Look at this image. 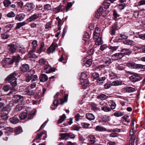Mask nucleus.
<instances>
[{
	"mask_svg": "<svg viewBox=\"0 0 145 145\" xmlns=\"http://www.w3.org/2000/svg\"><path fill=\"white\" fill-rule=\"evenodd\" d=\"M18 73V71H16L10 74L6 78V81H8L9 82L11 83V84L13 87H15L17 85V78L16 76H17Z\"/></svg>",
	"mask_w": 145,
	"mask_h": 145,
	"instance_id": "nucleus-1",
	"label": "nucleus"
},
{
	"mask_svg": "<svg viewBox=\"0 0 145 145\" xmlns=\"http://www.w3.org/2000/svg\"><path fill=\"white\" fill-rule=\"evenodd\" d=\"M129 73L133 75L129 77L130 80L132 82H136L142 79L141 77L138 74L131 72H129Z\"/></svg>",
	"mask_w": 145,
	"mask_h": 145,
	"instance_id": "nucleus-2",
	"label": "nucleus"
},
{
	"mask_svg": "<svg viewBox=\"0 0 145 145\" xmlns=\"http://www.w3.org/2000/svg\"><path fill=\"white\" fill-rule=\"evenodd\" d=\"M14 61V58H5L3 59L2 61L3 66L4 67L5 65H11L13 63Z\"/></svg>",
	"mask_w": 145,
	"mask_h": 145,
	"instance_id": "nucleus-3",
	"label": "nucleus"
},
{
	"mask_svg": "<svg viewBox=\"0 0 145 145\" xmlns=\"http://www.w3.org/2000/svg\"><path fill=\"white\" fill-rule=\"evenodd\" d=\"M58 47L57 44L53 43L50 47L47 50V52L48 54H50L51 53L54 52L57 48Z\"/></svg>",
	"mask_w": 145,
	"mask_h": 145,
	"instance_id": "nucleus-4",
	"label": "nucleus"
},
{
	"mask_svg": "<svg viewBox=\"0 0 145 145\" xmlns=\"http://www.w3.org/2000/svg\"><path fill=\"white\" fill-rule=\"evenodd\" d=\"M14 98L15 101V103L16 102L21 103L23 101L24 99L23 96L18 95H14Z\"/></svg>",
	"mask_w": 145,
	"mask_h": 145,
	"instance_id": "nucleus-5",
	"label": "nucleus"
},
{
	"mask_svg": "<svg viewBox=\"0 0 145 145\" xmlns=\"http://www.w3.org/2000/svg\"><path fill=\"white\" fill-rule=\"evenodd\" d=\"M123 56L122 54L117 53L113 55L112 56V58L114 60H119Z\"/></svg>",
	"mask_w": 145,
	"mask_h": 145,
	"instance_id": "nucleus-6",
	"label": "nucleus"
},
{
	"mask_svg": "<svg viewBox=\"0 0 145 145\" xmlns=\"http://www.w3.org/2000/svg\"><path fill=\"white\" fill-rule=\"evenodd\" d=\"M120 28V27H118L117 24L115 23L114 25L110 29V33L111 35H114L115 34L116 30Z\"/></svg>",
	"mask_w": 145,
	"mask_h": 145,
	"instance_id": "nucleus-7",
	"label": "nucleus"
},
{
	"mask_svg": "<svg viewBox=\"0 0 145 145\" xmlns=\"http://www.w3.org/2000/svg\"><path fill=\"white\" fill-rule=\"evenodd\" d=\"M29 69V67L27 64H24L20 67V70L23 72H25L27 71Z\"/></svg>",
	"mask_w": 145,
	"mask_h": 145,
	"instance_id": "nucleus-8",
	"label": "nucleus"
},
{
	"mask_svg": "<svg viewBox=\"0 0 145 145\" xmlns=\"http://www.w3.org/2000/svg\"><path fill=\"white\" fill-rule=\"evenodd\" d=\"M39 16V14H35L28 18L27 21L28 22L34 21L38 18Z\"/></svg>",
	"mask_w": 145,
	"mask_h": 145,
	"instance_id": "nucleus-9",
	"label": "nucleus"
},
{
	"mask_svg": "<svg viewBox=\"0 0 145 145\" xmlns=\"http://www.w3.org/2000/svg\"><path fill=\"white\" fill-rule=\"evenodd\" d=\"M115 0H105L103 2L102 6L103 7L105 8H109L110 3L108 1H109L111 3H113Z\"/></svg>",
	"mask_w": 145,
	"mask_h": 145,
	"instance_id": "nucleus-10",
	"label": "nucleus"
},
{
	"mask_svg": "<svg viewBox=\"0 0 145 145\" xmlns=\"http://www.w3.org/2000/svg\"><path fill=\"white\" fill-rule=\"evenodd\" d=\"M104 14L103 7H101L97 10V12L96 13L95 16L96 18H99L100 16Z\"/></svg>",
	"mask_w": 145,
	"mask_h": 145,
	"instance_id": "nucleus-11",
	"label": "nucleus"
},
{
	"mask_svg": "<svg viewBox=\"0 0 145 145\" xmlns=\"http://www.w3.org/2000/svg\"><path fill=\"white\" fill-rule=\"evenodd\" d=\"M8 47H9L8 52L10 53H13L15 52L16 48L14 45L10 44L8 46Z\"/></svg>",
	"mask_w": 145,
	"mask_h": 145,
	"instance_id": "nucleus-12",
	"label": "nucleus"
},
{
	"mask_svg": "<svg viewBox=\"0 0 145 145\" xmlns=\"http://www.w3.org/2000/svg\"><path fill=\"white\" fill-rule=\"evenodd\" d=\"M25 17V15L24 14L21 13L17 14L15 18V20H17L18 21H22Z\"/></svg>",
	"mask_w": 145,
	"mask_h": 145,
	"instance_id": "nucleus-13",
	"label": "nucleus"
},
{
	"mask_svg": "<svg viewBox=\"0 0 145 145\" xmlns=\"http://www.w3.org/2000/svg\"><path fill=\"white\" fill-rule=\"evenodd\" d=\"M39 79L40 82H44L48 80V78L46 74H42L40 75Z\"/></svg>",
	"mask_w": 145,
	"mask_h": 145,
	"instance_id": "nucleus-14",
	"label": "nucleus"
},
{
	"mask_svg": "<svg viewBox=\"0 0 145 145\" xmlns=\"http://www.w3.org/2000/svg\"><path fill=\"white\" fill-rule=\"evenodd\" d=\"M23 93L24 95L31 96L34 94V92L33 90H31L28 88H26L24 89Z\"/></svg>",
	"mask_w": 145,
	"mask_h": 145,
	"instance_id": "nucleus-15",
	"label": "nucleus"
},
{
	"mask_svg": "<svg viewBox=\"0 0 145 145\" xmlns=\"http://www.w3.org/2000/svg\"><path fill=\"white\" fill-rule=\"evenodd\" d=\"M132 53V51L130 49L123 48L121 50V54H125L128 55H129Z\"/></svg>",
	"mask_w": 145,
	"mask_h": 145,
	"instance_id": "nucleus-16",
	"label": "nucleus"
},
{
	"mask_svg": "<svg viewBox=\"0 0 145 145\" xmlns=\"http://www.w3.org/2000/svg\"><path fill=\"white\" fill-rule=\"evenodd\" d=\"M127 65L128 67L131 69H137L138 68V64L134 63H128Z\"/></svg>",
	"mask_w": 145,
	"mask_h": 145,
	"instance_id": "nucleus-17",
	"label": "nucleus"
},
{
	"mask_svg": "<svg viewBox=\"0 0 145 145\" xmlns=\"http://www.w3.org/2000/svg\"><path fill=\"white\" fill-rule=\"evenodd\" d=\"M8 112L7 111L5 112H4L2 113L1 115V118L3 120H5L8 118Z\"/></svg>",
	"mask_w": 145,
	"mask_h": 145,
	"instance_id": "nucleus-18",
	"label": "nucleus"
},
{
	"mask_svg": "<svg viewBox=\"0 0 145 145\" xmlns=\"http://www.w3.org/2000/svg\"><path fill=\"white\" fill-rule=\"evenodd\" d=\"M10 121L11 123L14 124H16L19 122V120L16 116H15L10 118Z\"/></svg>",
	"mask_w": 145,
	"mask_h": 145,
	"instance_id": "nucleus-19",
	"label": "nucleus"
},
{
	"mask_svg": "<svg viewBox=\"0 0 145 145\" xmlns=\"http://www.w3.org/2000/svg\"><path fill=\"white\" fill-rule=\"evenodd\" d=\"M31 46H32V51H35L36 48L38 46L37 41L36 40H33L31 42Z\"/></svg>",
	"mask_w": 145,
	"mask_h": 145,
	"instance_id": "nucleus-20",
	"label": "nucleus"
},
{
	"mask_svg": "<svg viewBox=\"0 0 145 145\" xmlns=\"http://www.w3.org/2000/svg\"><path fill=\"white\" fill-rule=\"evenodd\" d=\"M124 89L127 92L129 93H131L135 91V88L131 87H126Z\"/></svg>",
	"mask_w": 145,
	"mask_h": 145,
	"instance_id": "nucleus-21",
	"label": "nucleus"
},
{
	"mask_svg": "<svg viewBox=\"0 0 145 145\" xmlns=\"http://www.w3.org/2000/svg\"><path fill=\"white\" fill-rule=\"evenodd\" d=\"M26 6L27 7V11L29 12L31 11L35 7V6L31 3H27L26 4Z\"/></svg>",
	"mask_w": 145,
	"mask_h": 145,
	"instance_id": "nucleus-22",
	"label": "nucleus"
},
{
	"mask_svg": "<svg viewBox=\"0 0 145 145\" xmlns=\"http://www.w3.org/2000/svg\"><path fill=\"white\" fill-rule=\"evenodd\" d=\"M109 105L110 106L112 110L114 109L116 107V104L115 102L113 100H110L108 102Z\"/></svg>",
	"mask_w": 145,
	"mask_h": 145,
	"instance_id": "nucleus-23",
	"label": "nucleus"
},
{
	"mask_svg": "<svg viewBox=\"0 0 145 145\" xmlns=\"http://www.w3.org/2000/svg\"><path fill=\"white\" fill-rule=\"evenodd\" d=\"M68 94H66L65 95L64 99H60V104L61 105H63L64 103H66L68 100Z\"/></svg>",
	"mask_w": 145,
	"mask_h": 145,
	"instance_id": "nucleus-24",
	"label": "nucleus"
},
{
	"mask_svg": "<svg viewBox=\"0 0 145 145\" xmlns=\"http://www.w3.org/2000/svg\"><path fill=\"white\" fill-rule=\"evenodd\" d=\"M86 116V118L90 121L93 120L95 119L94 116L91 113H87Z\"/></svg>",
	"mask_w": 145,
	"mask_h": 145,
	"instance_id": "nucleus-25",
	"label": "nucleus"
},
{
	"mask_svg": "<svg viewBox=\"0 0 145 145\" xmlns=\"http://www.w3.org/2000/svg\"><path fill=\"white\" fill-rule=\"evenodd\" d=\"M19 52L22 54H25L27 52V48L23 46H21L19 48Z\"/></svg>",
	"mask_w": 145,
	"mask_h": 145,
	"instance_id": "nucleus-26",
	"label": "nucleus"
},
{
	"mask_svg": "<svg viewBox=\"0 0 145 145\" xmlns=\"http://www.w3.org/2000/svg\"><path fill=\"white\" fill-rule=\"evenodd\" d=\"M95 130L99 131H106L107 130L104 127L101 125L97 126L95 128Z\"/></svg>",
	"mask_w": 145,
	"mask_h": 145,
	"instance_id": "nucleus-27",
	"label": "nucleus"
},
{
	"mask_svg": "<svg viewBox=\"0 0 145 145\" xmlns=\"http://www.w3.org/2000/svg\"><path fill=\"white\" fill-rule=\"evenodd\" d=\"M59 135L61 139L62 140H68L69 138L68 133H61Z\"/></svg>",
	"mask_w": 145,
	"mask_h": 145,
	"instance_id": "nucleus-28",
	"label": "nucleus"
},
{
	"mask_svg": "<svg viewBox=\"0 0 145 145\" xmlns=\"http://www.w3.org/2000/svg\"><path fill=\"white\" fill-rule=\"evenodd\" d=\"M35 51H32V50H31L29 53L28 56L29 58H31L35 59L37 56L34 54V52Z\"/></svg>",
	"mask_w": 145,
	"mask_h": 145,
	"instance_id": "nucleus-29",
	"label": "nucleus"
},
{
	"mask_svg": "<svg viewBox=\"0 0 145 145\" xmlns=\"http://www.w3.org/2000/svg\"><path fill=\"white\" fill-rule=\"evenodd\" d=\"M64 8L65 7L64 6L60 5L58 7L55 8L54 10L57 13L59 12L62 11Z\"/></svg>",
	"mask_w": 145,
	"mask_h": 145,
	"instance_id": "nucleus-30",
	"label": "nucleus"
},
{
	"mask_svg": "<svg viewBox=\"0 0 145 145\" xmlns=\"http://www.w3.org/2000/svg\"><path fill=\"white\" fill-rule=\"evenodd\" d=\"M123 44L126 45H133L134 44V42L132 40H125L123 42Z\"/></svg>",
	"mask_w": 145,
	"mask_h": 145,
	"instance_id": "nucleus-31",
	"label": "nucleus"
},
{
	"mask_svg": "<svg viewBox=\"0 0 145 145\" xmlns=\"http://www.w3.org/2000/svg\"><path fill=\"white\" fill-rule=\"evenodd\" d=\"M1 38L3 39H7L10 37L9 35L8 34L7 32L1 34Z\"/></svg>",
	"mask_w": 145,
	"mask_h": 145,
	"instance_id": "nucleus-32",
	"label": "nucleus"
},
{
	"mask_svg": "<svg viewBox=\"0 0 145 145\" xmlns=\"http://www.w3.org/2000/svg\"><path fill=\"white\" fill-rule=\"evenodd\" d=\"M82 84L84 89H85L89 86V82L87 80H85L83 82H82Z\"/></svg>",
	"mask_w": 145,
	"mask_h": 145,
	"instance_id": "nucleus-33",
	"label": "nucleus"
},
{
	"mask_svg": "<svg viewBox=\"0 0 145 145\" xmlns=\"http://www.w3.org/2000/svg\"><path fill=\"white\" fill-rule=\"evenodd\" d=\"M108 97L105 94H101L97 96V98L101 100H104L108 98Z\"/></svg>",
	"mask_w": 145,
	"mask_h": 145,
	"instance_id": "nucleus-34",
	"label": "nucleus"
},
{
	"mask_svg": "<svg viewBox=\"0 0 145 145\" xmlns=\"http://www.w3.org/2000/svg\"><path fill=\"white\" fill-rule=\"evenodd\" d=\"M25 24V22L18 23L16 24V26L15 27L16 29H17L20 28L22 26L24 25Z\"/></svg>",
	"mask_w": 145,
	"mask_h": 145,
	"instance_id": "nucleus-35",
	"label": "nucleus"
},
{
	"mask_svg": "<svg viewBox=\"0 0 145 145\" xmlns=\"http://www.w3.org/2000/svg\"><path fill=\"white\" fill-rule=\"evenodd\" d=\"M101 110L105 112H108L110 111L112 109L108 106V105L104 107H101Z\"/></svg>",
	"mask_w": 145,
	"mask_h": 145,
	"instance_id": "nucleus-36",
	"label": "nucleus"
},
{
	"mask_svg": "<svg viewBox=\"0 0 145 145\" xmlns=\"http://www.w3.org/2000/svg\"><path fill=\"white\" fill-rule=\"evenodd\" d=\"M66 117L65 115V114H63V115L60 117V118L58 120L57 122L58 123H60L63 122L66 118Z\"/></svg>",
	"mask_w": 145,
	"mask_h": 145,
	"instance_id": "nucleus-37",
	"label": "nucleus"
},
{
	"mask_svg": "<svg viewBox=\"0 0 145 145\" xmlns=\"http://www.w3.org/2000/svg\"><path fill=\"white\" fill-rule=\"evenodd\" d=\"M31 82H34L37 83L39 81L38 77L37 75H34L31 76Z\"/></svg>",
	"mask_w": 145,
	"mask_h": 145,
	"instance_id": "nucleus-38",
	"label": "nucleus"
},
{
	"mask_svg": "<svg viewBox=\"0 0 145 145\" xmlns=\"http://www.w3.org/2000/svg\"><path fill=\"white\" fill-rule=\"evenodd\" d=\"M51 69V67L49 65L46 64L44 66V70L46 71L45 72L46 73H48V71H50Z\"/></svg>",
	"mask_w": 145,
	"mask_h": 145,
	"instance_id": "nucleus-39",
	"label": "nucleus"
},
{
	"mask_svg": "<svg viewBox=\"0 0 145 145\" xmlns=\"http://www.w3.org/2000/svg\"><path fill=\"white\" fill-rule=\"evenodd\" d=\"M27 114L26 112H23L20 114L19 115V117L21 120L24 119L27 117Z\"/></svg>",
	"mask_w": 145,
	"mask_h": 145,
	"instance_id": "nucleus-40",
	"label": "nucleus"
},
{
	"mask_svg": "<svg viewBox=\"0 0 145 145\" xmlns=\"http://www.w3.org/2000/svg\"><path fill=\"white\" fill-rule=\"evenodd\" d=\"M111 84L112 86H117L121 85L122 82L120 81L117 80L113 81Z\"/></svg>",
	"mask_w": 145,
	"mask_h": 145,
	"instance_id": "nucleus-41",
	"label": "nucleus"
},
{
	"mask_svg": "<svg viewBox=\"0 0 145 145\" xmlns=\"http://www.w3.org/2000/svg\"><path fill=\"white\" fill-rule=\"evenodd\" d=\"M92 60L91 59H89L86 61L84 63V64L87 67H88L91 65L92 64Z\"/></svg>",
	"mask_w": 145,
	"mask_h": 145,
	"instance_id": "nucleus-42",
	"label": "nucleus"
},
{
	"mask_svg": "<svg viewBox=\"0 0 145 145\" xmlns=\"http://www.w3.org/2000/svg\"><path fill=\"white\" fill-rule=\"evenodd\" d=\"M88 140L91 144H94L95 142V138L93 135H91L88 138Z\"/></svg>",
	"mask_w": 145,
	"mask_h": 145,
	"instance_id": "nucleus-43",
	"label": "nucleus"
},
{
	"mask_svg": "<svg viewBox=\"0 0 145 145\" xmlns=\"http://www.w3.org/2000/svg\"><path fill=\"white\" fill-rule=\"evenodd\" d=\"M44 9L45 11H48L51 10V6L49 4H46L44 6Z\"/></svg>",
	"mask_w": 145,
	"mask_h": 145,
	"instance_id": "nucleus-44",
	"label": "nucleus"
},
{
	"mask_svg": "<svg viewBox=\"0 0 145 145\" xmlns=\"http://www.w3.org/2000/svg\"><path fill=\"white\" fill-rule=\"evenodd\" d=\"M53 106L55 107V108H52V106H51V108L52 110H54L57 107L59 104V100H55L54 101L53 103Z\"/></svg>",
	"mask_w": 145,
	"mask_h": 145,
	"instance_id": "nucleus-45",
	"label": "nucleus"
},
{
	"mask_svg": "<svg viewBox=\"0 0 145 145\" xmlns=\"http://www.w3.org/2000/svg\"><path fill=\"white\" fill-rule=\"evenodd\" d=\"M123 112H121L120 111H118L115 112L114 115L116 117H119L122 116L123 115Z\"/></svg>",
	"mask_w": 145,
	"mask_h": 145,
	"instance_id": "nucleus-46",
	"label": "nucleus"
},
{
	"mask_svg": "<svg viewBox=\"0 0 145 145\" xmlns=\"http://www.w3.org/2000/svg\"><path fill=\"white\" fill-rule=\"evenodd\" d=\"M89 38L90 36L88 33L86 32L84 35L83 40L84 41H87Z\"/></svg>",
	"mask_w": 145,
	"mask_h": 145,
	"instance_id": "nucleus-47",
	"label": "nucleus"
},
{
	"mask_svg": "<svg viewBox=\"0 0 145 145\" xmlns=\"http://www.w3.org/2000/svg\"><path fill=\"white\" fill-rule=\"evenodd\" d=\"M13 25L11 24H9L7 25L5 27V30L7 32L10 31L11 28L13 27Z\"/></svg>",
	"mask_w": 145,
	"mask_h": 145,
	"instance_id": "nucleus-48",
	"label": "nucleus"
},
{
	"mask_svg": "<svg viewBox=\"0 0 145 145\" xmlns=\"http://www.w3.org/2000/svg\"><path fill=\"white\" fill-rule=\"evenodd\" d=\"M3 3L4 6L5 7H8L11 3L10 1L9 0H5L4 1Z\"/></svg>",
	"mask_w": 145,
	"mask_h": 145,
	"instance_id": "nucleus-49",
	"label": "nucleus"
},
{
	"mask_svg": "<svg viewBox=\"0 0 145 145\" xmlns=\"http://www.w3.org/2000/svg\"><path fill=\"white\" fill-rule=\"evenodd\" d=\"M3 89L4 91L7 92L11 89V87L9 85H6L3 87Z\"/></svg>",
	"mask_w": 145,
	"mask_h": 145,
	"instance_id": "nucleus-50",
	"label": "nucleus"
},
{
	"mask_svg": "<svg viewBox=\"0 0 145 145\" xmlns=\"http://www.w3.org/2000/svg\"><path fill=\"white\" fill-rule=\"evenodd\" d=\"M22 131V129L20 127H18L16 128V134H18Z\"/></svg>",
	"mask_w": 145,
	"mask_h": 145,
	"instance_id": "nucleus-51",
	"label": "nucleus"
},
{
	"mask_svg": "<svg viewBox=\"0 0 145 145\" xmlns=\"http://www.w3.org/2000/svg\"><path fill=\"white\" fill-rule=\"evenodd\" d=\"M72 4L71 2H68L67 3L66 7L65 8V10L66 12L68 11L70 9L72 6Z\"/></svg>",
	"mask_w": 145,
	"mask_h": 145,
	"instance_id": "nucleus-52",
	"label": "nucleus"
},
{
	"mask_svg": "<svg viewBox=\"0 0 145 145\" xmlns=\"http://www.w3.org/2000/svg\"><path fill=\"white\" fill-rule=\"evenodd\" d=\"M116 66L117 67L118 69L119 70H122L124 68V66L123 64L119 65L118 64H117L116 65Z\"/></svg>",
	"mask_w": 145,
	"mask_h": 145,
	"instance_id": "nucleus-53",
	"label": "nucleus"
},
{
	"mask_svg": "<svg viewBox=\"0 0 145 145\" xmlns=\"http://www.w3.org/2000/svg\"><path fill=\"white\" fill-rule=\"evenodd\" d=\"M130 133L131 135H132V137H131V138L130 140L131 139V138H132V139L133 140V142H134V141L135 140V137L134 136H133V135L134 134V132L133 129H130Z\"/></svg>",
	"mask_w": 145,
	"mask_h": 145,
	"instance_id": "nucleus-54",
	"label": "nucleus"
},
{
	"mask_svg": "<svg viewBox=\"0 0 145 145\" xmlns=\"http://www.w3.org/2000/svg\"><path fill=\"white\" fill-rule=\"evenodd\" d=\"M23 108V106L21 105H17L15 108V110L17 111H19L22 110Z\"/></svg>",
	"mask_w": 145,
	"mask_h": 145,
	"instance_id": "nucleus-55",
	"label": "nucleus"
},
{
	"mask_svg": "<svg viewBox=\"0 0 145 145\" xmlns=\"http://www.w3.org/2000/svg\"><path fill=\"white\" fill-rule=\"evenodd\" d=\"M44 42H42L40 44V49L37 51V52L39 54H40L41 52V50H42L43 47H44Z\"/></svg>",
	"mask_w": 145,
	"mask_h": 145,
	"instance_id": "nucleus-56",
	"label": "nucleus"
},
{
	"mask_svg": "<svg viewBox=\"0 0 145 145\" xmlns=\"http://www.w3.org/2000/svg\"><path fill=\"white\" fill-rule=\"evenodd\" d=\"M46 62V60L43 58H41L39 61V63L41 65H44Z\"/></svg>",
	"mask_w": 145,
	"mask_h": 145,
	"instance_id": "nucleus-57",
	"label": "nucleus"
},
{
	"mask_svg": "<svg viewBox=\"0 0 145 145\" xmlns=\"http://www.w3.org/2000/svg\"><path fill=\"white\" fill-rule=\"evenodd\" d=\"M102 43V40L101 38L100 37H98L97 39L95 44L96 45H99Z\"/></svg>",
	"mask_w": 145,
	"mask_h": 145,
	"instance_id": "nucleus-58",
	"label": "nucleus"
},
{
	"mask_svg": "<svg viewBox=\"0 0 145 145\" xmlns=\"http://www.w3.org/2000/svg\"><path fill=\"white\" fill-rule=\"evenodd\" d=\"M106 79L105 77L104 76L102 77L99 78L97 80V81L98 83H102Z\"/></svg>",
	"mask_w": 145,
	"mask_h": 145,
	"instance_id": "nucleus-59",
	"label": "nucleus"
},
{
	"mask_svg": "<svg viewBox=\"0 0 145 145\" xmlns=\"http://www.w3.org/2000/svg\"><path fill=\"white\" fill-rule=\"evenodd\" d=\"M99 74L97 72H94L92 74V76L93 79H97L99 77Z\"/></svg>",
	"mask_w": 145,
	"mask_h": 145,
	"instance_id": "nucleus-60",
	"label": "nucleus"
},
{
	"mask_svg": "<svg viewBox=\"0 0 145 145\" xmlns=\"http://www.w3.org/2000/svg\"><path fill=\"white\" fill-rule=\"evenodd\" d=\"M7 16V17H13L15 16V14L12 11H11L8 13Z\"/></svg>",
	"mask_w": 145,
	"mask_h": 145,
	"instance_id": "nucleus-61",
	"label": "nucleus"
},
{
	"mask_svg": "<svg viewBox=\"0 0 145 145\" xmlns=\"http://www.w3.org/2000/svg\"><path fill=\"white\" fill-rule=\"evenodd\" d=\"M6 125V123L5 122H0V129L5 128Z\"/></svg>",
	"mask_w": 145,
	"mask_h": 145,
	"instance_id": "nucleus-62",
	"label": "nucleus"
},
{
	"mask_svg": "<svg viewBox=\"0 0 145 145\" xmlns=\"http://www.w3.org/2000/svg\"><path fill=\"white\" fill-rule=\"evenodd\" d=\"M82 127L83 128H87L90 126V124L87 123H81Z\"/></svg>",
	"mask_w": 145,
	"mask_h": 145,
	"instance_id": "nucleus-63",
	"label": "nucleus"
},
{
	"mask_svg": "<svg viewBox=\"0 0 145 145\" xmlns=\"http://www.w3.org/2000/svg\"><path fill=\"white\" fill-rule=\"evenodd\" d=\"M138 69H140L143 71H145V65L138 64Z\"/></svg>",
	"mask_w": 145,
	"mask_h": 145,
	"instance_id": "nucleus-64",
	"label": "nucleus"
}]
</instances>
